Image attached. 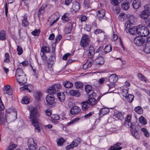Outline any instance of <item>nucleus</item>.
<instances>
[{
	"mask_svg": "<svg viewBox=\"0 0 150 150\" xmlns=\"http://www.w3.org/2000/svg\"><path fill=\"white\" fill-rule=\"evenodd\" d=\"M30 117L32 125L35 127V132H39L40 131L38 125V117L40 115L39 112L36 108L32 107L30 108Z\"/></svg>",
	"mask_w": 150,
	"mask_h": 150,
	"instance_id": "f257e3e1",
	"label": "nucleus"
},
{
	"mask_svg": "<svg viewBox=\"0 0 150 150\" xmlns=\"http://www.w3.org/2000/svg\"><path fill=\"white\" fill-rule=\"evenodd\" d=\"M131 115L127 116V117L125 119V125L127 127H131V129H132L131 130L132 134L135 138L139 139L140 137L138 131L136 129L134 130H133L134 128V126L131 122Z\"/></svg>",
	"mask_w": 150,
	"mask_h": 150,
	"instance_id": "f03ea898",
	"label": "nucleus"
},
{
	"mask_svg": "<svg viewBox=\"0 0 150 150\" xmlns=\"http://www.w3.org/2000/svg\"><path fill=\"white\" fill-rule=\"evenodd\" d=\"M137 31L138 35L143 37H146L150 33L149 29L147 27L143 26L142 25H138Z\"/></svg>",
	"mask_w": 150,
	"mask_h": 150,
	"instance_id": "7ed1b4c3",
	"label": "nucleus"
},
{
	"mask_svg": "<svg viewBox=\"0 0 150 150\" xmlns=\"http://www.w3.org/2000/svg\"><path fill=\"white\" fill-rule=\"evenodd\" d=\"M61 88V85L60 84H55L49 88L47 90V93L50 94H54L56 92H59Z\"/></svg>",
	"mask_w": 150,
	"mask_h": 150,
	"instance_id": "20e7f679",
	"label": "nucleus"
},
{
	"mask_svg": "<svg viewBox=\"0 0 150 150\" xmlns=\"http://www.w3.org/2000/svg\"><path fill=\"white\" fill-rule=\"evenodd\" d=\"M97 94L95 92H93L90 94L87 102L88 103V105L93 106L96 105L97 103V100H96Z\"/></svg>",
	"mask_w": 150,
	"mask_h": 150,
	"instance_id": "39448f33",
	"label": "nucleus"
},
{
	"mask_svg": "<svg viewBox=\"0 0 150 150\" xmlns=\"http://www.w3.org/2000/svg\"><path fill=\"white\" fill-rule=\"evenodd\" d=\"M28 148H26L25 150H35L37 147V144L33 138L28 139Z\"/></svg>",
	"mask_w": 150,
	"mask_h": 150,
	"instance_id": "423d86ee",
	"label": "nucleus"
},
{
	"mask_svg": "<svg viewBox=\"0 0 150 150\" xmlns=\"http://www.w3.org/2000/svg\"><path fill=\"white\" fill-rule=\"evenodd\" d=\"M80 45L83 47H86L89 45V39L88 35H84L82 37L81 42Z\"/></svg>",
	"mask_w": 150,
	"mask_h": 150,
	"instance_id": "0eeeda50",
	"label": "nucleus"
},
{
	"mask_svg": "<svg viewBox=\"0 0 150 150\" xmlns=\"http://www.w3.org/2000/svg\"><path fill=\"white\" fill-rule=\"evenodd\" d=\"M16 78L17 81L21 85L23 84L26 82L27 78L25 74L18 77H16Z\"/></svg>",
	"mask_w": 150,
	"mask_h": 150,
	"instance_id": "6e6552de",
	"label": "nucleus"
},
{
	"mask_svg": "<svg viewBox=\"0 0 150 150\" xmlns=\"http://www.w3.org/2000/svg\"><path fill=\"white\" fill-rule=\"evenodd\" d=\"M145 41L144 39L141 37H137L134 39V42L135 44L139 46L142 45Z\"/></svg>",
	"mask_w": 150,
	"mask_h": 150,
	"instance_id": "1a4fd4ad",
	"label": "nucleus"
},
{
	"mask_svg": "<svg viewBox=\"0 0 150 150\" xmlns=\"http://www.w3.org/2000/svg\"><path fill=\"white\" fill-rule=\"evenodd\" d=\"M4 94H7L8 95H11L12 94L11 89V86L9 85L5 86L3 88Z\"/></svg>",
	"mask_w": 150,
	"mask_h": 150,
	"instance_id": "9d476101",
	"label": "nucleus"
},
{
	"mask_svg": "<svg viewBox=\"0 0 150 150\" xmlns=\"http://www.w3.org/2000/svg\"><path fill=\"white\" fill-rule=\"evenodd\" d=\"M72 6L71 10L72 9L73 11L75 12L78 11L80 7V4L79 2L76 1H74L72 3Z\"/></svg>",
	"mask_w": 150,
	"mask_h": 150,
	"instance_id": "9b49d317",
	"label": "nucleus"
},
{
	"mask_svg": "<svg viewBox=\"0 0 150 150\" xmlns=\"http://www.w3.org/2000/svg\"><path fill=\"white\" fill-rule=\"evenodd\" d=\"M46 99L47 104L49 105H52L54 102V96L50 94L47 95Z\"/></svg>",
	"mask_w": 150,
	"mask_h": 150,
	"instance_id": "f8f14e48",
	"label": "nucleus"
},
{
	"mask_svg": "<svg viewBox=\"0 0 150 150\" xmlns=\"http://www.w3.org/2000/svg\"><path fill=\"white\" fill-rule=\"evenodd\" d=\"M150 15L147 12L144 10L140 11L139 16L142 19L145 20L147 19Z\"/></svg>",
	"mask_w": 150,
	"mask_h": 150,
	"instance_id": "ddd939ff",
	"label": "nucleus"
},
{
	"mask_svg": "<svg viewBox=\"0 0 150 150\" xmlns=\"http://www.w3.org/2000/svg\"><path fill=\"white\" fill-rule=\"evenodd\" d=\"M95 50L94 47L90 46L88 50V58L91 60H93V57L95 54Z\"/></svg>",
	"mask_w": 150,
	"mask_h": 150,
	"instance_id": "4468645a",
	"label": "nucleus"
},
{
	"mask_svg": "<svg viewBox=\"0 0 150 150\" xmlns=\"http://www.w3.org/2000/svg\"><path fill=\"white\" fill-rule=\"evenodd\" d=\"M81 110L79 107L75 106L72 107L70 110V113L72 115L77 114Z\"/></svg>",
	"mask_w": 150,
	"mask_h": 150,
	"instance_id": "2eb2a0df",
	"label": "nucleus"
},
{
	"mask_svg": "<svg viewBox=\"0 0 150 150\" xmlns=\"http://www.w3.org/2000/svg\"><path fill=\"white\" fill-rule=\"evenodd\" d=\"M133 8L135 9L139 8L141 6V3L139 0H134L132 3Z\"/></svg>",
	"mask_w": 150,
	"mask_h": 150,
	"instance_id": "dca6fc26",
	"label": "nucleus"
},
{
	"mask_svg": "<svg viewBox=\"0 0 150 150\" xmlns=\"http://www.w3.org/2000/svg\"><path fill=\"white\" fill-rule=\"evenodd\" d=\"M91 2H90V0H84V7L88 11H90L92 10L91 6Z\"/></svg>",
	"mask_w": 150,
	"mask_h": 150,
	"instance_id": "f3484780",
	"label": "nucleus"
},
{
	"mask_svg": "<svg viewBox=\"0 0 150 150\" xmlns=\"http://www.w3.org/2000/svg\"><path fill=\"white\" fill-rule=\"evenodd\" d=\"M109 112V109L107 108H102L99 112V115L100 117L107 114Z\"/></svg>",
	"mask_w": 150,
	"mask_h": 150,
	"instance_id": "a211bd4d",
	"label": "nucleus"
},
{
	"mask_svg": "<svg viewBox=\"0 0 150 150\" xmlns=\"http://www.w3.org/2000/svg\"><path fill=\"white\" fill-rule=\"evenodd\" d=\"M95 62L97 65H102L104 63V59L102 57H99L95 59Z\"/></svg>",
	"mask_w": 150,
	"mask_h": 150,
	"instance_id": "6ab92c4d",
	"label": "nucleus"
},
{
	"mask_svg": "<svg viewBox=\"0 0 150 150\" xmlns=\"http://www.w3.org/2000/svg\"><path fill=\"white\" fill-rule=\"evenodd\" d=\"M138 26L137 27L134 26L133 27L130 28L128 32H129L132 35L138 34Z\"/></svg>",
	"mask_w": 150,
	"mask_h": 150,
	"instance_id": "aec40b11",
	"label": "nucleus"
},
{
	"mask_svg": "<svg viewBox=\"0 0 150 150\" xmlns=\"http://www.w3.org/2000/svg\"><path fill=\"white\" fill-rule=\"evenodd\" d=\"M97 15L99 19H103L105 15L104 10H101L98 11L97 12Z\"/></svg>",
	"mask_w": 150,
	"mask_h": 150,
	"instance_id": "412c9836",
	"label": "nucleus"
},
{
	"mask_svg": "<svg viewBox=\"0 0 150 150\" xmlns=\"http://www.w3.org/2000/svg\"><path fill=\"white\" fill-rule=\"evenodd\" d=\"M117 79V77L115 74H113L111 75L109 77V81L112 83H115Z\"/></svg>",
	"mask_w": 150,
	"mask_h": 150,
	"instance_id": "4be33fe9",
	"label": "nucleus"
},
{
	"mask_svg": "<svg viewBox=\"0 0 150 150\" xmlns=\"http://www.w3.org/2000/svg\"><path fill=\"white\" fill-rule=\"evenodd\" d=\"M69 94L71 96L79 97L80 95L79 92L77 90H72L69 92Z\"/></svg>",
	"mask_w": 150,
	"mask_h": 150,
	"instance_id": "5701e85b",
	"label": "nucleus"
},
{
	"mask_svg": "<svg viewBox=\"0 0 150 150\" xmlns=\"http://www.w3.org/2000/svg\"><path fill=\"white\" fill-rule=\"evenodd\" d=\"M72 29V25L71 23H68L67 26L64 29V31L66 34H69L71 32Z\"/></svg>",
	"mask_w": 150,
	"mask_h": 150,
	"instance_id": "b1692460",
	"label": "nucleus"
},
{
	"mask_svg": "<svg viewBox=\"0 0 150 150\" xmlns=\"http://www.w3.org/2000/svg\"><path fill=\"white\" fill-rule=\"evenodd\" d=\"M134 22V21H132L131 19L130 20V21H127L125 23V31L126 33L128 32V31L130 29V23H133Z\"/></svg>",
	"mask_w": 150,
	"mask_h": 150,
	"instance_id": "393cba45",
	"label": "nucleus"
},
{
	"mask_svg": "<svg viewBox=\"0 0 150 150\" xmlns=\"http://www.w3.org/2000/svg\"><path fill=\"white\" fill-rule=\"evenodd\" d=\"M144 51L146 53H150V42H146Z\"/></svg>",
	"mask_w": 150,
	"mask_h": 150,
	"instance_id": "a878e982",
	"label": "nucleus"
},
{
	"mask_svg": "<svg viewBox=\"0 0 150 150\" xmlns=\"http://www.w3.org/2000/svg\"><path fill=\"white\" fill-rule=\"evenodd\" d=\"M25 74L23 71L22 69L20 68H18L16 71V77H18L21 75H23Z\"/></svg>",
	"mask_w": 150,
	"mask_h": 150,
	"instance_id": "bb28decb",
	"label": "nucleus"
},
{
	"mask_svg": "<svg viewBox=\"0 0 150 150\" xmlns=\"http://www.w3.org/2000/svg\"><path fill=\"white\" fill-rule=\"evenodd\" d=\"M57 96L58 99L61 102L63 101L65 98V95L63 93L58 92Z\"/></svg>",
	"mask_w": 150,
	"mask_h": 150,
	"instance_id": "cd10ccee",
	"label": "nucleus"
},
{
	"mask_svg": "<svg viewBox=\"0 0 150 150\" xmlns=\"http://www.w3.org/2000/svg\"><path fill=\"white\" fill-rule=\"evenodd\" d=\"M63 86L65 88H69L72 87L73 86V84L71 82L66 81L63 83Z\"/></svg>",
	"mask_w": 150,
	"mask_h": 150,
	"instance_id": "c85d7f7f",
	"label": "nucleus"
},
{
	"mask_svg": "<svg viewBox=\"0 0 150 150\" xmlns=\"http://www.w3.org/2000/svg\"><path fill=\"white\" fill-rule=\"evenodd\" d=\"M121 6L123 9L125 10H127L129 8V3L128 2H125L122 4Z\"/></svg>",
	"mask_w": 150,
	"mask_h": 150,
	"instance_id": "c756f323",
	"label": "nucleus"
},
{
	"mask_svg": "<svg viewBox=\"0 0 150 150\" xmlns=\"http://www.w3.org/2000/svg\"><path fill=\"white\" fill-rule=\"evenodd\" d=\"M82 109L84 111L87 110L89 108V105H88V103L87 102V100L83 102L82 103Z\"/></svg>",
	"mask_w": 150,
	"mask_h": 150,
	"instance_id": "7c9ffc66",
	"label": "nucleus"
},
{
	"mask_svg": "<svg viewBox=\"0 0 150 150\" xmlns=\"http://www.w3.org/2000/svg\"><path fill=\"white\" fill-rule=\"evenodd\" d=\"M27 16H23V18L22 21V25L24 27L28 26V22L27 20Z\"/></svg>",
	"mask_w": 150,
	"mask_h": 150,
	"instance_id": "2f4dec72",
	"label": "nucleus"
},
{
	"mask_svg": "<svg viewBox=\"0 0 150 150\" xmlns=\"http://www.w3.org/2000/svg\"><path fill=\"white\" fill-rule=\"evenodd\" d=\"M74 85L76 88L77 89H81L83 88V86L82 83L79 81L75 82Z\"/></svg>",
	"mask_w": 150,
	"mask_h": 150,
	"instance_id": "473e14b6",
	"label": "nucleus"
},
{
	"mask_svg": "<svg viewBox=\"0 0 150 150\" xmlns=\"http://www.w3.org/2000/svg\"><path fill=\"white\" fill-rule=\"evenodd\" d=\"M34 95L37 100H40L42 97V94L40 92H35L34 93Z\"/></svg>",
	"mask_w": 150,
	"mask_h": 150,
	"instance_id": "72a5a7b5",
	"label": "nucleus"
},
{
	"mask_svg": "<svg viewBox=\"0 0 150 150\" xmlns=\"http://www.w3.org/2000/svg\"><path fill=\"white\" fill-rule=\"evenodd\" d=\"M6 116L1 114L0 115V123L3 125L6 121Z\"/></svg>",
	"mask_w": 150,
	"mask_h": 150,
	"instance_id": "f704fd0d",
	"label": "nucleus"
},
{
	"mask_svg": "<svg viewBox=\"0 0 150 150\" xmlns=\"http://www.w3.org/2000/svg\"><path fill=\"white\" fill-rule=\"evenodd\" d=\"M139 121L140 123L143 125H145L147 124L146 120L143 116L140 117L139 118Z\"/></svg>",
	"mask_w": 150,
	"mask_h": 150,
	"instance_id": "c9c22d12",
	"label": "nucleus"
},
{
	"mask_svg": "<svg viewBox=\"0 0 150 150\" xmlns=\"http://www.w3.org/2000/svg\"><path fill=\"white\" fill-rule=\"evenodd\" d=\"M0 39L2 40H4L6 39L5 32L4 30H1L0 32Z\"/></svg>",
	"mask_w": 150,
	"mask_h": 150,
	"instance_id": "e433bc0d",
	"label": "nucleus"
},
{
	"mask_svg": "<svg viewBox=\"0 0 150 150\" xmlns=\"http://www.w3.org/2000/svg\"><path fill=\"white\" fill-rule=\"evenodd\" d=\"M134 110L137 113L139 114H142L143 112V110L140 106H137L134 108Z\"/></svg>",
	"mask_w": 150,
	"mask_h": 150,
	"instance_id": "4c0bfd02",
	"label": "nucleus"
},
{
	"mask_svg": "<svg viewBox=\"0 0 150 150\" xmlns=\"http://www.w3.org/2000/svg\"><path fill=\"white\" fill-rule=\"evenodd\" d=\"M112 50V48L110 45H108L106 46L104 49L105 52L106 54L108 52H110Z\"/></svg>",
	"mask_w": 150,
	"mask_h": 150,
	"instance_id": "58836bf2",
	"label": "nucleus"
},
{
	"mask_svg": "<svg viewBox=\"0 0 150 150\" xmlns=\"http://www.w3.org/2000/svg\"><path fill=\"white\" fill-rule=\"evenodd\" d=\"M85 89L87 93H88L92 90V87L90 85H87L85 86Z\"/></svg>",
	"mask_w": 150,
	"mask_h": 150,
	"instance_id": "ea45409f",
	"label": "nucleus"
},
{
	"mask_svg": "<svg viewBox=\"0 0 150 150\" xmlns=\"http://www.w3.org/2000/svg\"><path fill=\"white\" fill-rule=\"evenodd\" d=\"M19 35L20 36V39H24L26 37V34L24 32H21L20 30H19Z\"/></svg>",
	"mask_w": 150,
	"mask_h": 150,
	"instance_id": "a19ab883",
	"label": "nucleus"
},
{
	"mask_svg": "<svg viewBox=\"0 0 150 150\" xmlns=\"http://www.w3.org/2000/svg\"><path fill=\"white\" fill-rule=\"evenodd\" d=\"M30 99L27 97H24L22 100L21 103L23 104H28L29 103Z\"/></svg>",
	"mask_w": 150,
	"mask_h": 150,
	"instance_id": "79ce46f5",
	"label": "nucleus"
},
{
	"mask_svg": "<svg viewBox=\"0 0 150 150\" xmlns=\"http://www.w3.org/2000/svg\"><path fill=\"white\" fill-rule=\"evenodd\" d=\"M134 98V96L131 94L127 96V98H126L125 99L127 100V101H128L130 103H131L133 100Z\"/></svg>",
	"mask_w": 150,
	"mask_h": 150,
	"instance_id": "37998d69",
	"label": "nucleus"
},
{
	"mask_svg": "<svg viewBox=\"0 0 150 150\" xmlns=\"http://www.w3.org/2000/svg\"><path fill=\"white\" fill-rule=\"evenodd\" d=\"M65 140L62 138H61L59 139L57 142V144L58 146H61L63 144L64 142H65Z\"/></svg>",
	"mask_w": 150,
	"mask_h": 150,
	"instance_id": "c03bdc74",
	"label": "nucleus"
},
{
	"mask_svg": "<svg viewBox=\"0 0 150 150\" xmlns=\"http://www.w3.org/2000/svg\"><path fill=\"white\" fill-rule=\"evenodd\" d=\"M122 96H124L125 99L127 98V96L129 95L128 91L127 89H124L121 93Z\"/></svg>",
	"mask_w": 150,
	"mask_h": 150,
	"instance_id": "a18cd8bd",
	"label": "nucleus"
},
{
	"mask_svg": "<svg viewBox=\"0 0 150 150\" xmlns=\"http://www.w3.org/2000/svg\"><path fill=\"white\" fill-rule=\"evenodd\" d=\"M51 120H59V116L57 114H53L51 117Z\"/></svg>",
	"mask_w": 150,
	"mask_h": 150,
	"instance_id": "49530a36",
	"label": "nucleus"
},
{
	"mask_svg": "<svg viewBox=\"0 0 150 150\" xmlns=\"http://www.w3.org/2000/svg\"><path fill=\"white\" fill-rule=\"evenodd\" d=\"M91 66V62H90L88 63H86L83 64V68L84 69H86L90 68Z\"/></svg>",
	"mask_w": 150,
	"mask_h": 150,
	"instance_id": "de8ad7c7",
	"label": "nucleus"
},
{
	"mask_svg": "<svg viewBox=\"0 0 150 150\" xmlns=\"http://www.w3.org/2000/svg\"><path fill=\"white\" fill-rule=\"evenodd\" d=\"M117 146H116V144H115L113 146H111L108 150H120L122 148L121 147H117Z\"/></svg>",
	"mask_w": 150,
	"mask_h": 150,
	"instance_id": "09e8293b",
	"label": "nucleus"
},
{
	"mask_svg": "<svg viewBox=\"0 0 150 150\" xmlns=\"http://www.w3.org/2000/svg\"><path fill=\"white\" fill-rule=\"evenodd\" d=\"M141 130L144 132V134L145 137H148L149 136V133L146 128H142Z\"/></svg>",
	"mask_w": 150,
	"mask_h": 150,
	"instance_id": "8fccbe9b",
	"label": "nucleus"
},
{
	"mask_svg": "<svg viewBox=\"0 0 150 150\" xmlns=\"http://www.w3.org/2000/svg\"><path fill=\"white\" fill-rule=\"evenodd\" d=\"M30 87V86H27V85H25L23 86V87H21L20 88V90L21 91H24V90H28L29 92H31V91L30 89L29 88V87Z\"/></svg>",
	"mask_w": 150,
	"mask_h": 150,
	"instance_id": "3c124183",
	"label": "nucleus"
},
{
	"mask_svg": "<svg viewBox=\"0 0 150 150\" xmlns=\"http://www.w3.org/2000/svg\"><path fill=\"white\" fill-rule=\"evenodd\" d=\"M144 10L150 14V4H146L144 6Z\"/></svg>",
	"mask_w": 150,
	"mask_h": 150,
	"instance_id": "603ef678",
	"label": "nucleus"
},
{
	"mask_svg": "<svg viewBox=\"0 0 150 150\" xmlns=\"http://www.w3.org/2000/svg\"><path fill=\"white\" fill-rule=\"evenodd\" d=\"M119 0H110L111 4L113 6H118L119 5Z\"/></svg>",
	"mask_w": 150,
	"mask_h": 150,
	"instance_id": "864d4df0",
	"label": "nucleus"
},
{
	"mask_svg": "<svg viewBox=\"0 0 150 150\" xmlns=\"http://www.w3.org/2000/svg\"><path fill=\"white\" fill-rule=\"evenodd\" d=\"M17 51L18 52V54L21 55L23 52V50L21 46H18L17 47Z\"/></svg>",
	"mask_w": 150,
	"mask_h": 150,
	"instance_id": "5fc2aeb1",
	"label": "nucleus"
},
{
	"mask_svg": "<svg viewBox=\"0 0 150 150\" xmlns=\"http://www.w3.org/2000/svg\"><path fill=\"white\" fill-rule=\"evenodd\" d=\"M113 10L115 12L119 13L120 11V8L118 6H114L113 7Z\"/></svg>",
	"mask_w": 150,
	"mask_h": 150,
	"instance_id": "6e6d98bb",
	"label": "nucleus"
},
{
	"mask_svg": "<svg viewBox=\"0 0 150 150\" xmlns=\"http://www.w3.org/2000/svg\"><path fill=\"white\" fill-rule=\"evenodd\" d=\"M47 47L45 46H43L41 48V51L42 53H44L45 52H48L49 51V48H48V49L47 50Z\"/></svg>",
	"mask_w": 150,
	"mask_h": 150,
	"instance_id": "4d7b16f0",
	"label": "nucleus"
},
{
	"mask_svg": "<svg viewBox=\"0 0 150 150\" xmlns=\"http://www.w3.org/2000/svg\"><path fill=\"white\" fill-rule=\"evenodd\" d=\"M40 32V31L39 29L35 30H34L32 31V34L33 35H34V36H38L39 35Z\"/></svg>",
	"mask_w": 150,
	"mask_h": 150,
	"instance_id": "13d9d810",
	"label": "nucleus"
},
{
	"mask_svg": "<svg viewBox=\"0 0 150 150\" xmlns=\"http://www.w3.org/2000/svg\"><path fill=\"white\" fill-rule=\"evenodd\" d=\"M5 59L4 60V62H5L8 63L10 62V59H9L10 56L8 54L6 53L5 54Z\"/></svg>",
	"mask_w": 150,
	"mask_h": 150,
	"instance_id": "bf43d9fd",
	"label": "nucleus"
},
{
	"mask_svg": "<svg viewBox=\"0 0 150 150\" xmlns=\"http://www.w3.org/2000/svg\"><path fill=\"white\" fill-rule=\"evenodd\" d=\"M16 146L17 145L15 144L11 145L8 147L7 150H14Z\"/></svg>",
	"mask_w": 150,
	"mask_h": 150,
	"instance_id": "052dcab7",
	"label": "nucleus"
},
{
	"mask_svg": "<svg viewBox=\"0 0 150 150\" xmlns=\"http://www.w3.org/2000/svg\"><path fill=\"white\" fill-rule=\"evenodd\" d=\"M67 13H65L64 14L62 17V20L64 21H68L69 20V19L67 17Z\"/></svg>",
	"mask_w": 150,
	"mask_h": 150,
	"instance_id": "680f3d73",
	"label": "nucleus"
},
{
	"mask_svg": "<svg viewBox=\"0 0 150 150\" xmlns=\"http://www.w3.org/2000/svg\"><path fill=\"white\" fill-rule=\"evenodd\" d=\"M79 119V117H76L74 119H73L72 121L68 123L67 125H68L74 124L76 122L78 121Z\"/></svg>",
	"mask_w": 150,
	"mask_h": 150,
	"instance_id": "e2e57ef3",
	"label": "nucleus"
},
{
	"mask_svg": "<svg viewBox=\"0 0 150 150\" xmlns=\"http://www.w3.org/2000/svg\"><path fill=\"white\" fill-rule=\"evenodd\" d=\"M79 142L77 140H74L71 144L72 146L73 147L77 146L78 145Z\"/></svg>",
	"mask_w": 150,
	"mask_h": 150,
	"instance_id": "0e129e2a",
	"label": "nucleus"
},
{
	"mask_svg": "<svg viewBox=\"0 0 150 150\" xmlns=\"http://www.w3.org/2000/svg\"><path fill=\"white\" fill-rule=\"evenodd\" d=\"M138 77L139 79L142 81H145V77L141 74L139 73L138 74Z\"/></svg>",
	"mask_w": 150,
	"mask_h": 150,
	"instance_id": "69168bd1",
	"label": "nucleus"
},
{
	"mask_svg": "<svg viewBox=\"0 0 150 150\" xmlns=\"http://www.w3.org/2000/svg\"><path fill=\"white\" fill-rule=\"evenodd\" d=\"M114 116L116 118L120 119L122 117V115L121 112H119L115 114L114 115Z\"/></svg>",
	"mask_w": 150,
	"mask_h": 150,
	"instance_id": "338daca9",
	"label": "nucleus"
},
{
	"mask_svg": "<svg viewBox=\"0 0 150 150\" xmlns=\"http://www.w3.org/2000/svg\"><path fill=\"white\" fill-rule=\"evenodd\" d=\"M45 113L48 116H51L52 111L50 110L47 109L45 111Z\"/></svg>",
	"mask_w": 150,
	"mask_h": 150,
	"instance_id": "774afa93",
	"label": "nucleus"
}]
</instances>
